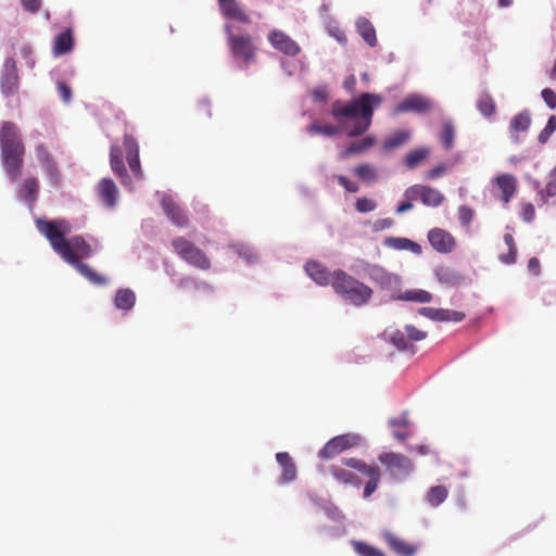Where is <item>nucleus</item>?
Wrapping results in <instances>:
<instances>
[{
  "label": "nucleus",
  "mask_w": 556,
  "mask_h": 556,
  "mask_svg": "<svg viewBox=\"0 0 556 556\" xmlns=\"http://www.w3.org/2000/svg\"><path fill=\"white\" fill-rule=\"evenodd\" d=\"M161 204L165 215L175 226L184 228L188 225L189 219L186 213L170 197L164 195Z\"/></svg>",
  "instance_id": "nucleus-17"
},
{
  "label": "nucleus",
  "mask_w": 556,
  "mask_h": 556,
  "mask_svg": "<svg viewBox=\"0 0 556 556\" xmlns=\"http://www.w3.org/2000/svg\"><path fill=\"white\" fill-rule=\"evenodd\" d=\"M369 277L381 290L389 292L391 301H397V295L402 292V279L399 275L389 273L380 266H372Z\"/></svg>",
  "instance_id": "nucleus-7"
},
{
  "label": "nucleus",
  "mask_w": 556,
  "mask_h": 556,
  "mask_svg": "<svg viewBox=\"0 0 556 556\" xmlns=\"http://www.w3.org/2000/svg\"><path fill=\"white\" fill-rule=\"evenodd\" d=\"M353 548L359 556H386L379 548L361 541L353 542Z\"/></svg>",
  "instance_id": "nucleus-39"
},
{
  "label": "nucleus",
  "mask_w": 556,
  "mask_h": 556,
  "mask_svg": "<svg viewBox=\"0 0 556 556\" xmlns=\"http://www.w3.org/2000/svg\"><path fill=\"white\" fill-rule=\"evenodd\" d=\"M307 130L312 134H321L325 136H333L339 132L337 127L330 125H319L315 122L308 126Z\"/></svg>",
  "instance_id": "nucleus-41"
},
{
  "label": "nucleus",
  "mask_w": 556,
  "mask_h": 556,
  "mask_svg": "<svg viewBox=\"0 0 556 556\" xmlns=\"http://www.w3.org/2000/svg\"><path fill=\"white\" fill-rule=\"evenodd\" d=\"M394 224V220L392 218H382L377 220L376 223V229H386L392 227Z\"/></svg>",
  "instance_id": "nucleus-60"
},
{
  "label": "nucleus",
  "mask_w": 556,
  "mask_h": 556,
  "mask_svg": "<svg viewBox=\"0 0 556 556\" xmlns=\"http://www.w3.org/2000/svg\"><path fill=\"white\" fill-rule=\"evenodd\" d=\"M36 226L50 242L54 252L67 264L75 267L81 276L93 285L103 286L106 283L103 276L80 261V258H88L92 254V248L84 237L74 236L66 239L72 230L71 224L66 219L45 220L39 218L36 220Z\"/></svg>",
  "instance_id": "nucleus-1"
},
{
  "label": "nucleus",
  "mask_w": 556,
  "mask_h": 556,
  "mask_svg": "<svg viewBox=\"0 0 556 556\" xmlns=\"http://www.w3.org/2000/svg\"><path fill=\"white\" fill-rule=\"evenodd\" d=\"M353 173L364 182L370 184L377 180L378 174L374 166L364 163L356 166Z\"/></svg>",
  "instance_id": "nucleus-38"
},
{
  "label": "nucleus",
  "mask_w": 556,
  "mask_h": 556,
  "mask_svg": "<svg viewBox=\"0 0 556 556\" xmlns=\"http://www.w3.org/2000/svg\"><path fill=\"white\" fill-rule=\"evenodd\" d=\"M268 40L275 49L279 50L283 54L295 56L301 51L300 46L288 35L280 30H271L268 34Z\"/></svg>",
  "instance_id": "nucleus-15"
},
{
  "label": "nucleus",
  "mask_w": 556,
  "mask_h": 556,
  "mask_svg": "<svg viewBox=\"0 0 556 556\" xmlns=\"http://www.w3.org/2000/svg\"><path fill=\"white\" fill-rule=\"evenodd\" d=\"M376 142V139L374 136H366L361 141L353 142L349 147H346L340 154V157L342 160L348 159L349 156L357 153H362L369 148H371Z\"/></svg>",
  "instance_id": "nucleus-32"
},
{
  "label": "nucleus",
  "mask_w": 556,
  "mask_h": 556,
  "mask_svg": "<svg viewBox=\"0 0 556 556\" xmlns=\"http://www.w3.org/2000/svg\"><path fill=\"white\" fill-rule=\"evenodd\" d=\"M493 182L501 191V201L504 204L509 203L517 191L516 177L511 174H502L495 177Z\"/></svg>",
  "instance_id": "nucleus-22"
},
{
  "label": "nucleus",
  "mask_w": 556,
  "mask_h": 556,
  "mask_svg": "<svg viewBox=\"0 0 556 556\" xmlns=\"http://www.w3.org/2000/svg\"><path fill=\"white\" fill-rule=\"evenodd\" d=\"M344 88L350 91V92H353L356 88V78L354 75H350L345 81H344Z\"/></svg>",
  "instance_id": "nucleus-61"
},
{
  "label": "nucleus",
  "mask_w": 556,
  "mask_h": 556,
  "mask_svg": "<svg viewBox=\"0 0 556 556\" xmlns=\"http://www.w3.org/2000/svg\"><path fill=\"white\" fill-rule=\"evenodd\" d=\"M0 151L2 166L10 180L15 181L22 174L25 146L14 123H2L0 128Z\"/></svg>",
  "instance_id": "nucleus-2"
},
{
  "label": "nucleus",
  "mask_w": 556,
  "mask_h": 556,
  "mask_svg": "<svg viewBox=\"0 0 556 556\" xmlns=\"http://www.w3.org/2000/svg\"><path fill=\"white\" fill-rule=\"evenodd\" d=\"M332 289L345 303L356 307L367 305L374 295L371 287L342 269L333 271Z\"/></svg>",
  "instance_id": "nucleus-3"
},
{
  "label": "nucleus",
  "mask_w": 556,
  "mask_h": 556,
  "mask_svg": "<svg viewBox=\"0 0 556 556\" xmlns=\"http://www.w3.org/2000/svg\"><path fill=\"white\" fill-rule=\"evenodd\" d=\"M20 54L25 61V65L28 68L35 67V58H34V51L28 43H22L20 47Z\"/></svg>",
  "instance_id": "nucleus-43"
},
{
  "label": "nucleus",
  "mask_w": 556,
  "mask_h": 556,
  "mask_svg": "<svg viewBox=\"0 0 556 556\" xmlns=\"http://www.w3.org/2000/svg\"><path fill=\"white\" fill-rule=\"evenodd\" d=\"M331 475L334 479L344 484H356L358 485L361 481L350 470L341 466H331L329 468Z\"/></svg>",
  "instance_id": "nucleus-36"
},
{
  "label": "nucleus",
  "mask_w": 556,
  "mask_h": 556,
  "mask_svg": "<svg viewBox=\"0 0 556 556\" xmlns=\"http://www.w3.org/2000/svg\"><path fill=\"white\" fill-rule=\"evenodd\" d=\"M110 165L112 172L121 179V182L131 190L134 188L132 180L124 164L123 150L117 144H112L111 147Z\"/></svg>",
  "instance_id": "nucleus-14"
},
{
  "label": "nucleus",
  "mask_w": 556,
  "mask_h": 556,
  "mask_svg": "<svg viewBox=\"0 0 556 556\" xmlns=\"http://www.w3.org/2000/svg\"><path fill=\"white\" fill-rule=\"evenodd\" d=\"M39 180L36 177L24 179L17 190V197L24 201L29 208H33L39 194Z\"/></svg>",
  "instance_id": "nucleus-19"
},
{
  "label": "nucleus",
  "mask_w": 556,
  "mask_h": 556,
  "mask_svg": "<svg viewBox=\"0 0 556 556\" xmlns=\"http://www.w3.org/2000/svg\"><path fill=\"white\" fill-rule=\"evenodd\" d=\"M305 270L319 286H332L333 273H330L324 264L317 261H308L305 264Z\"/></svg>",
  "instance_id": "nucleus-24"
},
{
  "label": "nucleus",
  "mask_w": 556,
  "mask_h": 556,
  "mask_svg": "<svg viewBox=\"0 0 556 556\" xmlns=\"http://www.w3.org/2000/svg\"><path fill=\"white\" fill-rule=\"evenodd\" d=\"M454 127L451 123H445L440 134V141L444 149L450 150L454 146Z\"/></svg>",
  "instance_id": "nucleus-40"
},
{
  "label": "nucleus",
  "mask_w": 556,
  "mask_h": 556,
  "mask_svg": "<svg viewBox=\"0 0 556 556\" xmlns=\"http://www.w3.org/2000/svg\"><path fill=\"white\" fill-rule=\"evenodd\" d=\"M504 242L508 247L509 250H517V247H516L515 239H514L513 235L505 233L504 235Z\"/></svg>",
  "instance_id": "nucleus-64"
},
{
  "label": "nucleus",
  "mask_w": 556,
  "mask_h": 556,
  "mask_svg": "<svg viewBox=\"0 0 556 556\" xmlns=\"http://www.w3.org/2000/svg\"><path fill=\"white\" fill-rule=\"evenodd\" d=\"M531 125V114L529 111L523 110L515 115L509 124V136L513 142L519 143L521 141L520 134L527 132Z\"/></svg>",
  "instance_id": "nucleus-21"
},
{
  "label": "nucleus",
  "mask_w": 556,
  "mask_h": 556,
  "mask_svg": "<svg viewBox=\"0 0 556 556\" xmlns=\"http://www.w3.org/2000/svg\"><path fill=\"white\" fill-rule=\"evenodd\" d=\"M402 104H407V105H424V104H429L428 102V99L425 98L424 96L421 94H410L408 96Z\"/></svg>",
  "instance_id": "nucleus-52"
},
{
  "label": "nucleus",
  "mask_w": 556,
  "mask_h": 556,
  "mask_svg": "<svg viewBox=\"0 0 556 556\" xmlns=\"http://www.w3.org/2000/svg\"><path fill=\"white\" fill-rule=\"evenodd\" d=\"M388 337L390 343L394 345L399 351L409 352L410 354L416 352L414 344L409 342L405 331L396 329L391 331Z\"/></svg>",
  "instance_id": "nucleus-30"
},
{
  "label": "nucleus",
  "mask_w": 556,
  "mask_h": 556,
  "mask_svg": "<svg viewBox=\"0 0 556 556\" xmlns=\"http://www.w3.org/2000/svg\"><path fill=\"white\" fill-rule=\"evenodd\" d=\"M218 7L222 14L230 20L249 24L251 18L236 0H218Z\"/></svg>",
  "instance_id": "nucleus-23"
},
{
  "label": "nucleus",
  "mask_w": 556,
  "mask_h": 556,
  "mask_svg": "<svg viewBox=\"0 0 556 556\" xmlns=\"http://www.w3.org/2000/svg\"><path fill=\"white\" fill-rule=\"evenodd\" d=\"M43 169H45L46 175H47L48 179L50 180L51 185L59 186L61 182V174H60V169L56 165V162L52 165L45 167Z\"/></svg>",
  "instance_id": "nucleus-47"
},
{
  "label": "nucleus",
  "mask_w": 556,
  "mask_h": 556,
  "mask_svg": "<svg viewBox=\"0 0 556 556\" xmlns=\"http://www.w3.org/2000/svg\"><path fill=\"white\" fill-rule=\"evenodd\" d=\"M228 47L232 55L243 61L245 66L255 62L256 46L253 38L247 34H238L231 25L225 26Z\"/></svg>",
  "instance_id": "nucleus-5"
},
{
  "label": "nucleus",
  "mask_w": 556,
  "mask_h": 556,
  "mask_svg": "<svg viewBox=\"0 0 556 556\" xmlns=\"http://www.w3.org/2000/svg\"><path fill=\"white\" fill-rule=\"evenodd\" d=\"M358 35L370 46H377L376 29L371 22L365 17H361L356 22Z\"/></svg>",
  "instance_id": "nucleus-29"
},
{
  "label": "nucleus",
  "mask_w": 556,
  "mask_h": 556,
  "mask_svg": "<svg viewBox=\"0 0 556 556\" xmlns=\"http://www.w3.org/2000/svg\"><path fill=\"white\" fill-rule=\"evenodd\" d=\"M358 442L359 437L351 433L334 437L319 451V457L323 459L333 458L342 452L357 445Z\"/></svg>",
  "instance_id": "nucleus-10"
},
{
  "label": "nucleus",
  "mask_w": 556,
  "mask_h": 556,
  "mask_svg": "<svg viewBox=\"0 0 556 556\" xmlns=\"http://www.w3.org/2000/svg\"><path fill=\"white\" fill-rule=\"evenodd\" d=\"M312 96L314 101L323 102L326 100L327 89L325 87L314 89L312 91Z\"/></svg>",
  "instance_id": "nucleus-58"
},
{
  "label": "nucleus",
  "mask_w": 556,
  "mask_h": 556,
  "mask_svg": "<svg viewBox=\"0 0 556 556\" xmlns=\"http://www.w3.org/2000/svg\"><path fill=\"white\" fill-rule=\"evenodd\" d=\"M342 464L365 475L368 481L364 488V497H369L378 488L380 481V470L377 466L368 465L357 458H344Z\"/></svg>",
  "instance_id": "nucleus-8"
},
{
  "label": "nucleus",
  "mask_w": 556,
  "mask_h": 556,
  "mask_svg": "<svg viewBox=\"0 0 556 556\" xmlns=\"http://www.w3.org/2000/svg\"><path fill=\"white\" fill-rule=\"evenodd\" d=\"M276 460L282 468L280 483H289L296 478V467L292 458L287 452L276 454Z\"/></svg>",
  "instance_id": "nucleus-26"
},
{
  "label": "nucleus",
  "mask_w": 556,
  "mask_h": 556,
  "mask_svg": "<svg viewBox=\"0 0 556 556\" xmlns=\"http://www.w3.org/2000/svg\"><path fill=\"white\" fill-rule=\"evenodd\" d=\"M473 216H475V211L471 207H469L467 205H462L458 208V218L463 226L469 227L473 219Z\"/></svg>",
  "instance_id": "nucleus-44"
},
{
  "label": "nucleus",
  "mask_w": 556,
  "mask_h": 556,
  "mask_svg": "<svg viewBox=\"0 0 556 556\" xmlns=\"http://www.w3.org/2000/svg\"><path fill=\"white\" fill-rule=\"evenodd\" d=\"M542 98L546 104H556V93L549 88L543 89Z\"/></svg>",
  "instance_id": "nucleus-57"
},
{
  "label": "nucleus",
  "mask_w": 556,
  "mask_h": 556,
  "mask_svg": "<svg viewBox=\"0 0 556 556\" xmlns=\"http://www.w3.org/2000/svg\"><path fill=\"white\" fill-rule=\"evenodd\" d=\"M333 178L338 181L340 186H342L345 191L351 193H356L359 190L358 184L350 180L348 177L343 175H333Z\"/></svg>",
  "instance_id": "nucleus-46"
},
{
  "label": "nucleus",
  "mask_w": 556,
  "mask_h": 556,
  "mask_svg": "<svg viewBox=\"0 0 556 556\" xmlns=\"http://www.w3.org/2000/svg\"><path fill=\"white\" fill-rule=\"evenodd\" d=\"M97 193L100 201L108 207L112 208L117 203L118 189L116 184L110 178H103L98 182Z\"/></svg>",
  "instance_id": "nucleus-20"
},
{
  "label": "nucleus",
  "mask_w": 556,
  "mask_h": 556,
  "mask_svg": "<svg viewBox=\"0 0 556 556\" xmlns=\"http://www.w3.org/2000/svg\"><path fill=\"white\" fill-rule=\"evenodd\" d=\"M36 154L43 168L55 163L54 159L43 144H38L36 147Z\"/></svg>",
  "instance_id": "nucleus-42"
},
{
  "label": "nucleus",
  "mask_w": 556,
  "mask_h": 556,
  "mask_svg": "<svg viewBox=\"0 0 556 556\" xmlns=\"http://www.w3.org/2000/svg\"><path fill=\"white\" fill-rule=\"evenodd\" d=\"M405 197L407 200H420L422 204L434 207L441 205L445 199L439 190L422 185H414L407 188Z\"/></svg>",
  "instance_id": "nucleus-11"
},
{
  "label": "nucleus",
  "mask_w": 556,
  "mask_h": 556,
  "mask_svg": "<svg viewBox=\"0 0 556 556\" xmlns=\"http://www.w3.org/2000/svg\"><path fill=\"white\" fill-rule=\"evenodd\" d=\"M381 101L380 97L372 93H363L358 99L350 102L349 104L369 105L378 104Z\"/></svg>",
  "instance_id": "nucleus-49"
},
{
  "label": "nucleus",
  "mask_w": 556,
  "mask_h": 556,
  "mask_svg": "<svg viewBox=\"0 0 556 556\" xmlns=\"http://www.w3.org/2000/svg\"><path fill=\"white\" fill-rule=\"evenodd\" d=\"M535 217V208L531 203H523L521 206V218L526 223H531Z\"/></svg>",
  "instance_id": "nucleus-51"
},
{
  "label": "nucleus",
  "mask_w": 556,
  "mask_h": 556,
  "mask_svg": "<svg viewBox=\"0 0 556 556\" xmlns=\"http://www.w3.org/2000/svg\"><path fill=\"white\" fill-rule=\"evenodd\" d=\"M528 270L534 276H539L541 274V263L538 257H531L528 262Z\"/></svg>",
  "instance_id": "nucleus-56"
},
{
  "label": "nucleus",
  "mask_w": 556,
  "mask_h": 556,
  "mask_svg": "<svg viewBox=\"0 0 556 556\" xmlns=\"http://www.w3.org/2000/svg\"><path fill=\"white\" fill-rule=\"evenodd\" d=\"M372 109L374 106H339L332 114L342 124L349 137H357L369 128Z\"/></svg>",
  "instance_id": "nucleus-4"
},
{
  "label": "nucleus",
  "mask_w": 556,
  "mask_h": 556,
  "mask_svg": "<svg viewBox=\"0 0 556 556\" xmlns=\"http://www.w3.org/2000/svg\"><path fill=\"white\" fill-rule=\"evenodd\" d=\"M500 261L503 263V264H506V265H511L514 263H516V260H517V250H509L508 249V252L507 253H504V254H501L498 256Z\"/></svg>",
  "instance_id": "nucleus-54"
},
{
  "label": "nucleus",
  "mask_w": 556,
  "mask_h": 556,
  "mask_svg": "<svg viewBox=\"0 0 556 556\" xmlns=\"http://www.w3.org/2000/svg\"><path fill=\"white\" fill-rule=\"evenodd\" d=\"M383 244L387 248L397 250V251L408 250V251L413 252L414 254H420L422 252L420 244H418L417 242H414L407 238L388 237L384 239Z\"/></svg>",
  "instance_id": "nucleus-27"
},
{
  "label": "nucleus",
  "mask_w": 556,
  "mask_h": 556,
  "mask_svg": "<svg viewBox=\"0 0 556 556\" xmlns=\"http://www.w3.org/2000/svg\"><path fill=\"white\" fill-rule=\"evenodd\" d=\"M383 539L388 546L399 556H414L417 546L412 545L391 532H384Z\"/></svg>",
  "instance_id": "nucleus-25"
},
{
  "label": "nucleus",
  "mask_w": 556,
  "mask_h": 556,
  "mask_svg": "<svg viewBox=\"0 0 556 556\" xmlns=\"http://www.w3.org/2000/svg\"><path fill=\"white\" fill-rule=\"evenodd\" d=\"M24 9L31 13L37 12L40 9L41 0H21Z\"/></svg>",
  "instance_id": "nucleus-55"
},
{
  "label": "nucleus",
  "mask_w": 556,
  "mask_h": 556,
  "mask_svg": "<svg viewBox=\"0 0 556 556\" xmlns=\"http://www.w3.org/2000/svg\"><path fill=\"white\" fill-rule=\"evenodd\" d=\"M430 155V149L427 147H420L408 152L404 159V165L408 169H414L418 167L422 162H425Z\"/></svg>",
  "instance_id": "nucleus-31"
},
{
  "label": "nucleus",
  "mask_w": 556,
  "mask_h": 556,
  "mask_svg": "<svg viewBox=\"0 0 556 556\" xmlns=\"http://www.w3.org/2000/svg\"><path fill=\"white\" fill-rule=\"evenodd\" d=\"M448 495V490L444 485H435L430 488L427 493L426 500L430 506L437 507L442 504Z\"/></svg>",
  "instance_id": "nucleus-37"
},
{
  "label": "nucleus",
  "mask_w": 556,
  "mask_h": 556,
  "mask_svg": "<svg viewBox=\"0 0 556 556\" xmlns=\"http://www.w3.org/2000/svg\"><path fill=\"white\" fill-rule=\"evenodd\" d=\"M397 301L416 302V303H429L432 301V294L422 289H413L402 291L397 295Z\"/></svg>",
  "instance_id": "nucleus-35"
},
{
  "label": "nucleus",
  "mask_w": 556,
  "mask_h": 556,
  "mask_svg": "<svg viewBox=\"0 0 556 556\" xmlns=\"http://www.w3.org/2000/svg\"><path fill=\"white\" fill-rule=\"evenodd\" d=\"M553 134L552 130H548L547 127H545L539 135L538 139L540 141V143H546L551 137V135Z\"/></svg>",
  "instance_id": "nucleus-63"
},
{
  "label": "nucleus",
  "mask_w": 556,
  "mask_h": 556,
  "mask_svg": "<svg viewBox=\"0 0 556 556\" xmlns=\"http://www.w3.org/2000/svg\"><path fill=\"white\" fill-rule=\"evenodd\" d=\"M542 193H544L548 198L556 195V178L546 185V187H545L544 191H542Z\"/></svg>",
  "instance_id": "nucleus-59"
},
{
  "label": "nucleus",
  "mask_w": 556,
  "mask_h": 556,
  "mask_svg": "<svg viewBox=\"0 0 556 556\" xmlns=\"http://www.w3.org/2000/svg\"><path fill=\"white\" fill-rule=\"evenodd\" d=\"M56 89L63 102H70L72 100L71 87L66 85L64 81H58Z\"/></svg>",
  "instance_id": "nucleus-50"
},
{
  "label": "nucleus",
  "mask_w": 556,
  "mask_h": 556,
  "mask_svg": "<svg viewBox=\"0 0 556 556\" xmlns=\"http://www.w3.org/2000/svg\"><path fill=\"white\" fill-rule=\"evenodd\" d=\"M410 136H412V134L408 130H397V131L391 134L383 141V144H382L383 150L392 151V150L405 144L409 140Z\"/></svg>",
  "instance_id": "nucleus-34"
},
{
  "label": "nucleus",
  "mask_w": 556,
  "mask_h": 556,
  "mask_svg": "<svg viewBox=\"0 0 556 556\" xmlns=\"http://www.w3.org/2000/svg\"><path fill=\"white\" fill-rule=\"evenodd\" d=\"M428 239L431 247L440 253H450L456 244L455 238L441 228L431 229Z\"/></svg>",
  "instance_id": "nucleus-16"
},
{
  "label": "nucleus",
  "mask_w": 556,
  "mask_h": 556,
  "mask_svg": "<svg viewBox=\"0 0 556 556\" xmlns=\"http://www.w3.org/2000/svg\"><path fill=\"white\" fill-rule=\"evenodd\" d=\"M390 425L392 427L407 428L409 426V421L406 417H402L400 419L390 420Z\"/></svg>",
  "instance_id": "nucleus-62"
},
{
  "label": "nucleus",
  "mask_w": 556,
  "mask_h": 556,
  "mask_svg": "<svg viewBox=\"0 0 556 556\" xmlns=\"http://www.w3.org/2000/svg\"><path fill=\"white\" fill-rule=\"evenodd\" d=\"M74 38L71 29H66L55 36L53 42L54 55H63L70 53L73 50Z\"/></svg>",
  "instance_id": "nucleus-28"
},
{
  "label": "nucleus",
  "mask_w": 556,
  "mask_h": 556,
  "mask_svg": "<svg viewBox=\"0 0 556 556\" xmlns=\"http://www.w3.org/2000/svg\"><path fill=\"white\" fill-rule=\"evenodd\" d=\"M445 172H446L445 165L439 164V165L434 166L433 168L427 170L426 177L428 179H437V178L441 177L442 175H444Z\"/></svg>",
  "instance_id": "nucleus-53"
},
{
  "label": "nucleus",
  "mask_w": 556,
  "mask_h": 556,
  "mask_svg": "<svg viewBox=\"0 0 556 556\" xmlns=\"http://www.w3.org/2000/svg\"><path fill=\"white\" fill-rule=\"evenodd\" d=\"M135 303L136 295L132 290L128 288L117 290L114 298V304L116 308L129 311L134 307Z\"/></svg>",
  "instance_id": "nucleus-33"
},
{
  "label": "nucleus",
  "mask_w": 556,
  "mask_h": 556,
  "mask_svg": "<svg viewBox=\"0 0 556 556\" xmlns=\"http://www.w3.org/2000/svg\"><path fill=\"white\" fill-rule=\"evenodd\" d=\"M419 314L434 321H462L465 319L463 312L446 309V308H434V307H421Z\"/></svg>",
  "instance_id": "nucleus-18"
},
{
  "label": "nucleus",
  "mask_w": 556,
  "mask_h": 556,
  "mask_svg": "<svg viewBox=\"0 0 556 556\" xmlns=\"http://www.w3.org/2000/svg\"><path fill=\"white\" fill-rule=\"evenodd\" d=\"M18 72L16 62L13 58H9L4 62L1 75V91L5 96L14 94L18 89Z\"/></svg>",
  "instance_id": "nucleus-13"
},
{
  "label": "nucleus",
  "mask_w": 556,
  "mask_h": 556,
  "mask_svg": "<svg viewBox=\"0 0 556 556\" xmlns=\"http://www.w3.org/2000/svg\"><path fill=\"white\" fill-rule=\"evenodd\" d=\"M376 207V202L368 198H358L355 202V208L359 213L372 212Z\"/></svg>",
  "instance_id": "nucleus-45"
},
{
  "label": "nucleus",
  "mask_w": 556,
  "mask_h": 556,
  "mask_svg": "<svg viewBox=\"0 0 556 556\" xmlns=\"http://www.w3.org/2000/svg\"><path fill=\"white\" fill-rule=\"evenodd\" d=\"M123 147L126 152V160L128 167L135 180H141L143 178V170L141 168L139 160V146L137 140L130 135H124Z\"/></svg>",
  "instance_id": "nucleus-12"
},
{
  "label": "nucleus",
  "mask_w": 556,
  "mask_h": 556,
  "mask_svg": "<svg viewBox=\"0 0 556 556\" xmlns=\"http://www.w3.org/2000/svg\"><path fill=\"white\" fill-rule=\"evenodd\" d=\"M172 247L176 254L179 255L189 265L201 270H208L211 268V261L201 249L193 242L184 237H177L172 241Z\"/></svg>",
  "instance_id": "nucleus-6"
},
{
  "label": "nucleus",
  "mask_w": 556,
  "mask_h": 556,
  "mask_svg": "<svg viewBox=\"0 0 556 556\" xmlns=\"http://www.w3.org/2000/svg\"><path fill=\"white\" fill-rule=\"evenodd\" d=\"M404 331L406 332L409 342L421 341L427 338L426 331L419 330L413 325H406Z\"/></svg>",
  "instance_id": "nucleus-48"
},
{
  "label": "nucleus",
  "mask_w": 556,
  "mask_h": 556,
  "mask_svg": "<svg viewBox=\"0 0 556 556\" xmlns=\"http://www.w3.org/2000/svg\"><path fill=\"white\" fill-rule=\"evenodd\" d=\"M378 459L394 477L407 476L414 467L412 460L400 453H382L379 455Z\"/></svg>",
  "instance_id": "nucleus-9"
}]
</instances>
